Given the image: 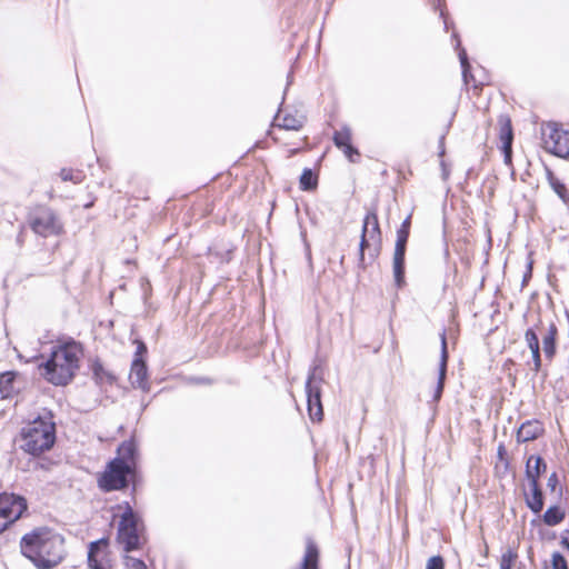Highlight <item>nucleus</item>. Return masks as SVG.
<instances>
[{"label":"nucleus","instance_id":"nucleus-1","mask_svg":"<svg viewBox=\"0 0 569 569\" xmlns=\"http://www.w3.org/2000/svg\"><path fill=\"white\" fill-rule=\"evenodd\" d=\"M20 553L37 569H54L66 558V540L48 526L34 527L20 538Z\"/></svg>","mask_w":569,"mask_h":569},{"label":"nucleus","instance_id":"nucleus-2","mask_svg":"<svg viewBox=\"0 0 569 569\" xmlns=\"http://www.w3.org/2000/svg\"><path fill=\"white\" fill-rule=\"evenodd\" d=\"M140 481L139 452L133 439L122 441L117 455L97 475V485L103 492L122 491L129 487L136 490Z\"/></svg>","mask_w":569,"mask_h":569},{"label":"nucleus","instance_id":"nucleus-3","mask_svg":"<svg viewBox=\"0 0 569 569\" xmlns=\"http://www.w3.org/2000/svg\"><path fill=\"white\" fill-rule=\"evenodd\" d=\"M83 356L82 345L73 339L58 342L49 358L39 363L40 376L53 386L64 387L76 377Z\"/></svg>","mask_w":569,"mask_h":569},{"label":"nucleus","instance_id":"nucleus-4","mask_svg":"<svg viewBox=\"0 0 569 569\" xmlns=\"http://www.w3.org/2000/svg\"><path fill=\"white\" fill-rule=\"evenodd\" d=\"M112 521L116 523V542L126 553L142 550L148 543L143 518L128 501L116 505Z\"/></svg>","mask_w":569,"mask_h":569},{"label":"nucleus","instance_id":"nucleus-5","mask_svg":"<svg viewBox=\"0 0 569 569\" xmlns=\"http://www.w3.org/2000/svg\"><path fill=\"white\" fill-rule=\"evenodd\" d=\"M20 449L33 458L50 451L57 441V429L52 417H38L24 425L20 432Z\"/></svg>","mask_w":569,"mask_h":569},{"label":"nucleus","instance_id":"nucleus-6","mask_svg":"<svg viewBox=\"0 0 569 569\" xmlns=\"http://www.w3.org/2000/svg\"><path fill=\"white\" fill-rule=\"evenodd\" d=\"M306 116L291 109H280L269 130V137L279 146L288 148V158H291L306 149L308 144L307 136H296L295 141H286L287 133L299 132L306 124Z\"/></svg>","mask_w":569,"mask_h":569},{"label":"nucleus","instance_id":"nucleus-7","mask_svg":"<svg viewBox=\"0 0 569 569\" xmlns=\"http://www.w3.org/2000/svg\"><path fill=\"white\" fill-rule=\"evenodd\" d=\"M29 228L42 238L60 237L64 226L57 212L47 204H37L28 213Z\"/></svg>","mask_w":569,"mask_h":569},{"label":"nucleus","instance_id":"nucleus-8","mask_svg":"<svg viewBox=\"0 0 569 569\" xmlns=\"http://www.w3.org/2000/svg\"><path fill=\"white\" fill-rule=\"evenodd\" d=\"M382 248V232L379 224V218L376 210H369L362 223L360 243H359V263L366 267L365 254L368 252L371 260L378 258Z\"/></svg>","mask_w":569,"mask_h":569},{"label":"nucleus","instance_id":"nucleus-9","mask_svg":"<svg viewBox=\"0 0 569 569\" xmlns=\"http://www.w3.org/2000/svg\"><path fill=\"white\" fill-rule=\"evenodd\" d=\"M29 509L28 500L14 492H0V535L11 529Z\"/></svg>","mask_w":569,"mask_h":569},{"label":"nucleus","instance_id":"nucleus-10","mask_svg":"<svg viewBox=\"0 0 569 569\" xmlns=\"http://www.w3.org/2000/svg\"><path fill=\"white\" fill-rule=\"evenodd\" d=\"M411 229V214H409L400 224L397 230V239L395 244L393 258H392V271L395 278V284L398 289L405 287V258L407 251V243Z\"/></svg>","mask_w":569,"mask_h":569},{"label":"nucleus","instance_id":"nucleus-11","mask_svg":"<svg viewBox=\"0 0 569 569\" xmlns=\"http://www.w3.org/2000/svg\"><path fill=\"white\" fill-rule=\"evenodd\" d=\"M542 148L559 158L569 157V130L556 122L547 123L541 133Z\"/></svg>","mask_w":569,"mask_h":569},{"label":"nucleus","instance_id":"nucleus-12","mask_svg":"<svg viewBox=\"0 0 569 569\" xmlns=\"http://www.w3.org/2000/svg\"><path fill=\"white\" fill-rule=\"evenodd\" d=\"M88 569H114V559L109 537L89 542L87 547Z\"/></svg>","mask_w":569,"mask_h":569},{"label":"nucleus","instance_id":"nucleus-13","mask_svg":"<svg viewBox=\"0 0 569 569\" xmlns=\"http://www.w3.org/2000/svg\"><path fill=\"white\" fill-rule=\"evenodd\" d=\"M321 379L311 376L306 382L307 407L310 419L313 422L323 420V407L321 402Z\"/></svg>","mask_w":569,"mask_h":569},{"label":"nucleus","instance_id":"nucleus-14","mask_svg":"<svg viewBox=\"0 0 569 569\" xmlns=\"http://www.w3.org/2000/svg\"><path fill=\"white\" fill-rule=\"evenodd\" d=\"M332 141L335 146L342 151L345 157L350 162L359 161L361 153L358 148L352 144L353 134L352 130L348 126H343L340 129L336 130L332 136Z\"/></svg>","mask_w":569,"mask_h":569},{"label":"nucleus","instance_id":"nucleus-15","mask_svg":"<svg viewBox=\"0 0 569 569\" xmlns=\"http://www.w3.org/2000/svg\"><path fill=\"white\" fill-rule=\"evenodd\" d=\"M498 136L502 143L501 151L503 153L505 162L507 164H511L513 129L511 118L508 114H500L498 117Z\"/></svg>","mask_w":569,"mask_h":569},{"label":"nucleus","instance_id":"nucleus-16","mask_svg":"<svg viewBox=\"0 0 569 569\" xmlns=\"http://www.w3.org/2000/svg\"><path fill=\"white\" fill-rule=\"evenodd\" d=\"M460 62L462 67V77L467 90H471L472 94L479 97L485 86L488 84L486 77L477 76V72L472 70L468 58L465 52L460 53Z\"/></svg>","mask_w":569,"mask_h":569},{"label":"nucleus","instance_id":"nucleus-17","mask_svg":"<svg viewBox=\"0 0 569 569\" xmlns=\"http://www.w3.org/2000/svg\"><path fill=\"white\" fill-rule=\"evenodd\" d=\"M545 433L543 423L537 419L527 420L517 430L516 439L517 442H529L533 441Z\"/></svg>","mask_w":569,"mask_h":569},{"label":"nucleus","instance_id":"nucleus-18","mask_svg":"<svg viewBox=\"0 0 569 569\" xmlns=\"http://www.w3.org/2000/svg\"><path fill=\"white\" fill-rule=\"evenodd\" d=\"M130 382L132 387L139 388L142 390L149 389V377H148V368L146 361L140 358H134L131 363Z\"/></svg>","mask_w":569,"mask_h":569},{"label":"nucleus","instance_id":"nucleus-19","mask_svg":"<svg viewBox=\"0 0 569 569\" xmlns=\"http://www.w3.org/2000/svg\"><path fill=\"white\" fill-rule=\"evenodd\" d=\"M525 341L531 351V358H532V367L531 370L535 373H538L541 370L542 367V359H541V349L539 343V338L536 332L535 328H528L525 331Z\"/></svg>","mask_w":569,"mask_h":569},{"label":"nucleus","instance_id":"nucleus-20","mask_svg":"<svg viewBox=\"0 0 569 569\" xmlns=\"http://www.w3.org/2000/svg\"><path fill=\"white\" fill-rule=\"evenodd\" d=\"M558 327L551 321L548 326L546 335L542 337V350L545 357L552 361L557 353Z\"/></svg>","mask_w":569,"mask_h":569},{"label":"nucleus","instance_id":"nucleus-21","mask_svg":"<svg viewBox=\"0 0 569 569\" xmlns=\"http://www.w3.org/2000/svg\"><path fill=\"white\" fill-rule=\"evenodd\" d=\"M320 550L312 539H307L306 550L299 569H319Z\"/></svg>","mask_w":569,"mask_h":569},{"label":"nucleus","instance_id":"nucleus-22","mask_svg":"<svg viewBox=\"0 0 569 569\" xmlns=\"http://www.w3.org/2000/svg\"><path fill=\"white\" fill-rule=\"evenodd\" d=\"M90 369L96 383L99 386H112L116 383L117 377L109 371L99 359L91 362Z\"/></svg>","mask_w":569,"mask_h":569},{"label":"nucleus","instance_id":"nucleus-23","mask_svg":"<svg viewBox=\"0 0 569 569\" xmlns=\"http://www.w3.org/2000/svg\"><path fill=\"white\" fill-rule=\"evenodd\" d=\"M547 470V465L540 456H530L526 462V477L529 482H539V478Z\"/></svg>","mask_w":569,"mask_h":569},{"label":"nucleus","instance_id":"nucleus-24","mask_svg":"<svg viewBox=\"0 0 569 569\" xmlns=\"http://www.w3.org/2000/svg\"><path fill=\"white\" fill-rule=\"evenodd\" d=\"M442 341V350H441V362L439 367V377H438V383L435 391V400H439L441 398V395L443 392L445 388V380H446V373H447V361H448V351H447V341L446 336L442 333L441 336Z\"/></svg>","mask_w":569,"mask_h":569},{"label":"nucleus","instance_id":"nucleus-25","mask_svg":"<svg viewBox=\"0 0 569 569\" xmlns=\"http://www.w3.org/2000/svg\"><path fill=\"white\" fill-rule=\"evenodd\" d=\"M546 179L557 196L566 203L569 202V192L566 184L549 168L545 167Z\"/></svg>","mask_w":569,"mask_h":569},{"label":"nucleus","instance_id":"nucleus-26","mask_svg":"<svg viewBox=\"0 0 569 569\" xmlns=\"http://www.w3.org/2000/svg\"><path fill=\"white\" fill-rule=\"evenodd\" d=\"M531 489V496L526 498L528 508L539 513L543 509V495L539 482H529Z\"/></svg>","mask_w":569,"mask_h":569},{"label":"nucleus","instance_id":"nucleus-27","mask_svg":"<svg viewBox=\"0 0 569 569\" xmlns=\"http://www.w3.org/2000/svg\"><path fill=\"white\" fill-rule=\"evenodd\" d=\"M17 372L6 371L0 373V393L2 398H11L17 393L14 387Z\"/></svg>","mask_w":569,"mask_h":569},{"label":"nucleus","instance_id":"nucleus-28","mask_svg":"<svg viewBox=\"0 0 569 569\" xmlns=\"http://www.w3.org/2000/svg\"><path fill=\"white\" fill-rule=\"evenodd\" d=\"M319 182V174L313 170L306 168L303 169L299 178V188L302 191H313L317 189Z\"/></svg>","mask_w":569,"mask_h":569},{"label":"nucleus","instance_id":"nucleus-29","mask_svg":"<svg viewBox=\"0 0 569 569\" xmlns=\"http://www.w3.org/2000/svg\"><path fill=\"white\" fill-rule=\"evenodd\" d=\"M565 517L566 512L563 509L558 506H551L545 511L542 520L547 526L553 527L562 522Z\"/></svg>","mask_w":569,"mask_h":569},{"label":"nucleus","instance_id":"nucleus-30","mask_svg":"<svg viewBox=\"0 0 569 569\" xmlns=\"http://www.w3.org/2000/svg\"><path fill=\"white\" fill-rule=\"evenodd\" d=\"M519 558L518 547L508 546L507 549L501 553L499 559L500 569H512Z\"/></svg>","mask_w":569,"mask_h":569},{"label":"nucleus","instance_id":"nucleus-31","mask_svg":"<svg viewBox=\"0 0 569 569\" xmlns=\"http://www.w3.org/2000/svg\"><path fill=\"white\" fill-rule=\"evenodd\" d=\"M59 177L63 182H72L74 184L82 183L86 179V173L76 168H62Z\"/></svg>","mask_w":569,"mask_h":569},{"label":"nucleus","instance_id":"nucleus-32","mask_svg":"<svg viewBox=\"0 0 569 569\" xmlns=\"http://www.w3.org/2000/svg\"><path fill=\"white\" fill-rule=\"evenodd\" d=\"M497 458L498 460L495 465V470L497 472L505 473L510 468V458L503 443H499L497 448Z\"/></svg>","mask_w":569,"mask_h":569},{"label":"nucleus","instance_id":"nucleus-33","mask_svg":"<svg viewBox=\"0 0 569 569\" xmlns=\"http://www.w3.org/2000/svg\"><path fill=\"white\" fill-rule=\"evenodd\" d=\"M123 569H148V567L143 560L127 555L123 557Z\"/></svg>","mask_w":569,"mask_h":569},{"label":"nucleus","instance_id":"nucleus-34","mask_svg":"<svg viewBox=\"0 0 569 569\" xmlns=\"http://www.w3.org/2000/svg\"><path fill=\"white\" fill-rule=\"evenodd\" d=\"M551 569H569L567 559L560 552L551 555Z\"/></svg>","mask_w":569,"mask_h":569},{"label":"nucleus","instance_id":"nucleus-35","mask_svg":"<svg viewBox=\"0 0 569 569\" xmlns=\"http://www.w3.org/2000/svg\"><path fill=\"white\" fill-rule=\"evenodd\" d=\"M425 569H445L443 558L439 555L429 558Z\"/></svg>","mask_w":569,"mask_h":569},{"label":"nucleus","instance_id":"nucleus-36","mask_svg":"<svg viewBox=\"0 0 569 569\" xmlns=\"http://www.w3.org/2000/svg\"><path fill=\"white\" fill-rule=\"evenodd\" d=\"M146 352H147V347H146V345L143 342L140 341L138 343V348H137L134 358L143 359V356H144Z\"/></svg>","mask_w":569,"mask_h":569},{"label":"nucleus","instance_id":"nucleus-37","mask_svg":"<svg viewBox=\"0 0 569 569\" xmlns=\"http://www.w3.org/2000/svg\"><path fill=\"white\" fill-rule=\"evenodd\" d=\"M558 483V477H557V473L553 472L550 475L549 479H548V486L551 488V489H555L556 486Z\"/></svg>","mask_w":569,"mask_h":569},{"label":"nucleus","instance_id":"nucleus-38","mask_svg":"<svg viewBox=\"0 0 569 569\" xmlns=\"http://www.w3.org/2000/svg\"><path fill=\"white\" fill-rule=\"evenodd\" d=\"M560 543L563 548L569 549V530L561 537Z\"/></svg>","mask_w":569,"mask_h":569},{"label":"nucleus","instance_id":"nucleus-39","mask_svg":"<svg viewBox=\"0 0 569 569\" xmlns=\"http://www.w3.org/2000/svg\"><path fill=\"white\" fill-rule=\"evenodd\" d=\"M515 366H516V362H515V360H513V359H511V358L507 359V360L505 361V363H503V368H505V369H508V370H510V369H511V367H515Z\"/></svg>","mask_w":569,"mask_h":569},{"label":"nucleus","instance_id":"nucleus-40","mask_svg":"<svg viewBox=\"0 0 569 569\" xmlns=\"http://www.w3.org/2000/svg\"><path fill=\"white\" fill-rule=\"evenodd\" d=\"M94 202H96V198H94V197H92V198L90 199V201H88V202H86V203L83 204V207H84L86 209L91 208V207H93Z\"/></svg>","mask_w":569,"mask_h":569},{"label":"nucleus","instance_id":"nucleus-41","mask_svg":"<svg viewBox=\"0 0 569 569\" xmlns=\"http://www.w3.org/2000/svg\"><path fill=\"white\" fill-rule=\"evenodd\" d=\"M531 272H532V261H529V263H528V277H531Z\"/></svg>","mask_w":569,"mask_h":569},{"label":"nucleus","instance_id":"nucleus-42","mask_svg":"<svg viewBox=\"0 0 569 569\" xmlns=\"http://www.w3.org/2000/svg\"><path fill=\"white\" fill-rule=\"evenodd\" d=\"M295 140H296V137L293 139H290L289 133H287L286 141H295Z\"/></svg>","mask_w":569,"mask_h":569},{"label":"nucleus","instance_id":"nucleus-43","mask_svg":"<svg viewBox=\"0 0 569 569\" xmlns=\"http://www.w3.org/2000/svg\"><path fill=\"white\" fill-rule=\"evenodd\" d=\"M509 377L512 379V381H513V382L517 380V377H516V376H511V375H509Z\"/></svg>","mask_w":569,"mask_h":569}]
</instances>
